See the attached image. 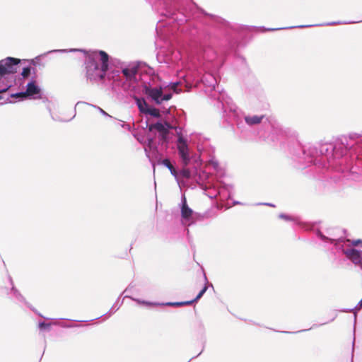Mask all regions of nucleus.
<instances>
[{
    "instance_id": "nucleus-1",
    "label": "nucleus",
    "mask_w": 362,
    "mask_h": 362,
    "mask_svg": "<svg viewBox=\"0 0 362 362\" xmlns=\"http://www.w3.org/2000/svg\"><path fill=\"white\" fill-rule=\"evenodd\" d=\"M86 75L90 79L103 80L109 67V55L103 50L86 52Z\"/></svg>"
},
{
    "instance_id": "nucleus-2",
    "label": "nucleus",
    "mask_w": 362,
    "mask_h": 362,
    "mask_svg": "<svg viewBox=\"0 0 362 362\" xmlns=\"http://www.w3.org/2000/svg\"><path fill=\"white\" fill-rule=\"evenodd\" d=\"M177 147L183 164V168L180 171V175L182 177L189 179L191 177V172L186 168L190 162L189 148L186 140L182 135H179L178 136Z\"/></svg>"
},
{
    "instance_id": "nucleus-3",
    "label": "nucleus",
    "mask_w": 362,
    "mask_h": 362,
    "mask_svg": "<svg viewBox=\"0 0 362 362\" xmlns=\"http://www.w3.org/2000/svg\"><path fill=\"white\" fill-rule=\"evenodd\" d=\"M21 62L19 59L8 57L0 61V78L7 74L17 72V66Z\"/></svg>"
},
{
    "instance_id": "nucleus-4",
    "label": "nucleus",
    "mask_w": 362,
    "mask_h": 362,
    "mask_svg": "<svg viewBox=\"0 0 362 362\" xmlns=\"http://www.w3.org/2000/svg\"><path fill=\"white\" fill-rule=\"evenodd\" d=\"M144 93L151 98L152 100L158 105L161 103L160 98L162 97L163 90L162 88H151L145 86L144 88Z\"/></svg>"
},
{
    "instance_id": "nucleus-5",
    "label": "nucleus",
    "mask_w": 362,
    "mask_h": 362,
    "mask_svg": "<svg viewBox=\"0 0 362 362\" xmlns=\"http://www.w3.org/2000/svg\"><path fill=\"white\" fill-rule=\"evenodd\" d=\"M40 88L35 85V83L33 81L27 85L25 92L18 93L13 95L12 96L16 98L31 96L40 93Z\"/></svg>"
},
{
    "instance_id": "nucleus-6",
    "label": "nucleus",
    "mask_w": 362,
    "mask_h": 362,
    "mask_svg": "<svg viewBox=\"0 0 362 362\" xmlns=\"http://www.w3.org/2000/svg\"><path fill=\"white\" fill-rule=\"evenodd\" d=\"M138 71L139 66L134 64L124 68L122 72L127 81H132L136 80V75L137 74Z\"/></svg>"
},
{
    "instance_id": "nucleus-7",
    "label": "nucleus",
    "mask_w": 362,
    "mask_h": 362,
    "mask_svg": "<svg viewBox=\"0 0 362 362\" xmlns=\"http://www.w3.org/2000/svg\"><path fill=\"white\" fill-rule=\"evenodd\" d=\"M207 288H208L207 286H204V287L198 293L197 297L192 300L182 301V302H175V303H168L167 305L169 306H173V307H180V306H183V305H192L193 303L197 301L199 298H202V296L204 295V293L206 291Z\"/></svg>"
},
{
    "instance_id": "nucleus-8",
    "label": "nucleus",
    "mask_w": 362,
    "mask_h": 362,
    "mask_svg": "<svg viewBox=\"0 0 362 362\" xmlns=\"http://www.w3.org/2000/svg\"><path fill=\"white\" fill-rule=\"evenodd\" d=\"M346 256L350 259L354 264H358L361 261V254L356 249H347L344 250Z\"/></svg>"
},
{
    "instance_id": "nucleus-9",
    "label": "nucleus",
    "mask_w": 362,
    "mask_h": 362,
    "mask_svg": "<svg viewBox=\"0 0 362 362\" xmlns=\"http://www.w3.org/2000/svg\"><path fill=\"white\" fill-rule=\"evenodd\" d=\"M173 128V127L168 122H165V124L157 122L154 124L150 126L149 129L152 130L153 129L157 130L160 134H165L168 131L169 129Z\"/></svg>"
},
{
    "instance_id": "nucleus-10",
    "label": "nucleus",
    "mask_w": 362,
    "mask_h": 362,
    "mask_svg": "<svg viewBox=\"0 0 362 362\" xmlns=\"http://www.w3.org/2000/svg\"><path fill=\"white\" fill-rule=\"evenodd\" d=\"M181 215L185 219H189L192 215V210L188 206L185 197L183 198V202L181 208Z\"/></svg>"
},
{
    "instance_id": "nucleus-11",
    "label": "nucleus",
    "mask_w": 362,
    "mask_h": 362,
    "mask_svg": "<svg viewBox=\"0 0 362 362\" xmlns=\"http://www.w3.org/2000/svg\"><path fill=\"white\" fill-rule=\"evenodd\" d=\"M263 117L264 116L254 115L252 117H246L245 119L247 124L254 125L259 124L262 122Z\"/></svg>"
},
{
    "instance_id": "nucleus-12",
    "label": "nucleus",
    "mask_w": 362,
    "mask_h": 362,
    "mask_svg": "<svg viewBox=\"0 0 362 362\" xmlns=\"http://www.w3.org/2000/svg\"><path fill=\"white\" fill-rule=\"evenodd\" d=\"M135 100L136 102V105L140 110V112L145 113L146 110L148 108V105L146 103V100L144 98H135Z\"/></svg>"
},
{
    "instance_id": "nucleus-13",
    "label": "nucleus",
    "mask_w": 362,
    "mask_h": 362,
    "mask_svg": "<svg viewBox=\"0 0 362 362\" xmlns=\"http://www.w3.org/2000/svg\"><path fill=\"white\" fill-rule=\"evenodd\" d=\"M162 163L166 166L170 171L171 174L174 176H177V172L175 170V168L173 167V165L171 164L169 159H164L162 160Z\"/></svg>"
},
{
    "instance_id": "nucleus-14",
    "label": "nucleus",
    "mask_w": 362,
    "mask_h": 362,
    "mask_svg": "<svg viewBox=\"0 0 362 362\" xmlns=\"http://www.w3.org/2000/svg\"><path fill=\"white\" fill-rule=\"evenodd\" d=\"M146 114H148L154 117H160V111L157 108H155V107H148V110H146Z\"/></svg>"
},
{
    "instance_id": "nucleus-15",
    "label": "nucleus",
    "mask_w": 362,
    "mask_h": 362,
    "mask_svg": "<svg viewBox=\"0 0 362 362\" xmlns=\"http://www.w3.org/2000/svg\"><path fill=\"white\" fill-rule=\"evenodd\" d=\"M30 67H25L23 69L21 75L23 76V78H26V77H28L30 75Z\"/></svg>"
},
{
    "instance_id": "nucleus-16",
    "label": "nucleus",
    "mask_w": 362,
    "mask_h": 362,
    "mask_svg": "<svg viewBox=\"0 0 362 362\" xmlns=\"http://www.w3.org/2000/svg\"><path fill=\"white\" fill-rule=\"evenodd\" d=\"M347 241L351 242V244L353 246H358L359 245H362V240H352V241L347 240Z\"/></svg>"
},
{
    "instance_id": "nucleus-17",
    "label": "nucleus",
    "mask_w": 362,
    "mask_h": 362,
    "mask_svg": "<svg viewBox=\"0 0 362 362\" xmlns=\"http://www.w3.org/2000/svg\"><path fill=\"white\" fill-rule=\"evenodd\" d=\"M172 98L171 94H165L164 95H162V97L160 98L161 103L163 101L169 100Z\"/></svg>"
},
{
    "instance_id": "nucleus-18",
    "label": "nucleus",
    "mask_w": 362,
    "mask_h": 362,
    "mask_svg": "<svg viewBox=\"0 0 362 362\" xmlns=\"http://www.w3.org/2000/svg\"><path fill=\"white\" fill-rule=\"evenodd\" d=\"M168 134H169V131L166 132L165 134H160V139L163 141H166L168 139Z\"/></svg>"
},
{
    "instance_id": "nucleus-19",
    "label": "nucleus",
    "mask_w": 362,
    "mask_h": 362,
    "mask_svg": "<svg viewBox=\"0 0 362 362\" xmlns=\"http://www.w3.org/2000/svg\"><path fill=\"white\" fill-rule=\"evenodd\" d=\"M39 327H40V328H41V329H45V328H47V327H49V325L46 324V323H45V322H42V323H40V324H39Z\"/></svg>"
},
{
    "instance_id": "nucleus-20",
    "label": "nucleus",
    "mask_w": 362,
    "mask_h": 362,
    "mask_svg": "<svg viewBox=\"0 0 362 362\" xmlns=\"http://www.w3.org/2000/svg\"><path fill=\"white\" fill-rule=\"evenodd\" d=\"M6 90H7V88H3V89L0 90V93H1L6 92Z\"/></svg>"
},
{
    "instance_id": "nucleus-21",
    "label": "nucleus",
    "mask_w": 362,
    "mask_h": 362,
    "mask_svg": "<svg viewBox=\"0 0 362 362\" xmlns=\"http://www.w3.org/2000/svg\"><path fill=\"white\" fill-rule=\"evenodd\" d=\"M359 306H360V308H361V307H362V299H361V300H360V302H359Z\"/></svg>"
}]
</instances>
